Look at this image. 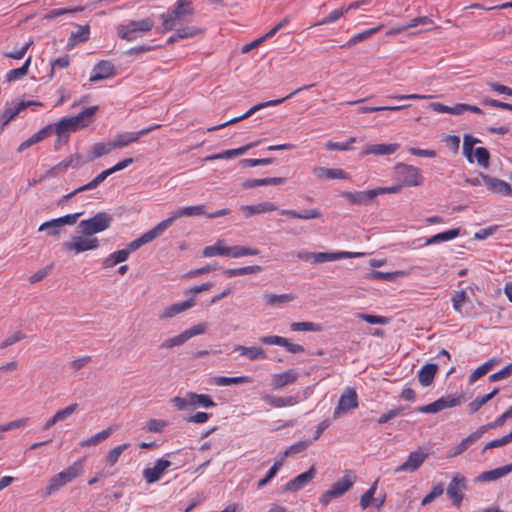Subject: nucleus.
<instances>
[{
  "label": "nucleus",
  "instance_id": "obj_49",
  "mask_svg": "<svg viewBox=\"0 0 512 512\" xmlns=\"http://www.w3.org/2000/svg\"><path fill=\"white\" fill-rule=\"evenodd\" d=\"M90 27L88 25L78 26L77 31L72 32L69 38V45L73 46L89 39Z\"/></svg>",
  "mask_w": 512,
  "mask_h": 512
},
{
  "label": "nucleus",
  "instance_id": "obj_13",
  "mask_svg": "<svg viewBox=\"0 0 512 512\" xmlns=\"http://www.w3.org/2000/svg\"><path fill=\"white\" fill-rule=\"evenodd\" d=\"M358 407V396L354 389L348 388L339 398L333 418L337 419L342 414Z\"/></svg>",
  "mask_w": 512,
  "mask_h": 512
},
{
  "label": "nucleus",
  "instance_id": "obj_24",
  "mask_svg": "<svg viewBox=\"0 0 512 512\" xmlns=\"http://www.w3.org/2000/svg\"><path fill=\"white\" fill-rule=\"evenodd\" d=\"M114 65L110 61L102 60L98 62L90 76L91 82H97L114 75Z\"/></svg>",
  "mask_w": 512,
  "mask_h": 512
},
{
  "label": "nucleus",
  "instance_id": "obj_42",
  "mask_svg": "<svg viewBox=\"0 0 512 512\" xmlns=\"http://www.w3.org/2000/svg\"><path fill=\"white\" fill-rule=\"evenodd\" d=\"M295 299V295L293 294H272V293H266L263 295V300L266 302L269 306H279L281 304L292 302Z\"/></svg>",
  "mask_w": 512,
  "mask_h": 512
},
{
  "label": "nucleus",
  "instance_id": "obj_61",
  "mask_svg": "<svg viewBox=\"0 0 512 512\" xmlns=\"http://www.w3.org/2000/svg\"><path fill=\"white\" fill-rule=\"evenodd\" d=\"M311 443H312L311 440H305V441H299V442L292 444L284 451V457H288L290 455L303 452L311 445Z\"/></svg>",
  "mask_w": 512,
  "mask_h": 512
},
{
  "label": "nucleus",
  "instance_id": "obj_15",
  "mask_svg": "<svg viewBox=\"0 0 512 512\" xmlns=\"http://www.w3.org/2000/svg\"><path fill=\"white\" fill-rule=\"evenodd\" d=\"M160 127V125L151 126L142 130H139L137 132H125L118 134L112 141V144L115 148H123L131 143L137 142L140 137L148 134L149 132L153 131L154 129Z\"/></svg>",
  "mask_w": 512,
  "mask_h": 512
},
{
  "label": "nucleus",
  "instance_id": "obj_25",
  "mask_svg": "<svg viewBox=\"0 0 512 512\" xmlns=\"http://www.w3.org/2000/svg\"><path fill=\"white\" fill-rule=\"evenodd\" d=\"M400 145L397 143L389 144H371L367 145L361 152L362 156L366 155H391L399 149Z\"/></svg>",
  "mask_w": 512,
  "mask_h": 512
},
{
  "label": "nucleus",
  "instance_id": "obj_53",
  "mask_svg": "<svg viewBox=\"0 0 512 512\" xmlns=\"http://www.w3.org/2000/svg\"><path fill=\"white\" fill-rule=\"evenodd\" d=\"M259 253V250L256 248L239 245L229 247V256L233 258H238L246 255H258Z\"/></svg>",
  "mask_w": 512,
  "mask_h": 512
},
{
  "label": "nucleus",
  "instance_id": "obj_30",
  "mask_svg": "<svg viewBox=\"0 0 512 512\" xmlns=\"http://www.w3.org/2000/svg\"><path fill=\"white\" fill-rule=\"evenodd\" d=\"M52 134V125H48L38 131L37 133L33 134L31 137H29L27 140L23 141L17 148L18 153H22L29 147H31L34 144L39 143L46 137L50 136Z\"/></svg>",
  "mask_w": 512,
  "mask_h": 512
},
{
  "label": "nucleus",
  "instance_id": "obj_31",
  "mask_svg": "<svg viewBox=\"0 0 512 512\" xmlns=\"http://www.w3.org/2000/svg\"><path fill=\"white\" fill-rule=\"evenodd\" d=\"M438 370V365L434 363L425 364L418 373V381L424 386H430L433 383L435 375Z\"/></svg>",
  "mask_w": 512,
  "mask_h": 512
},
{
  "label": "nucleus",
  "instance_id": "obj_58",
  "mask_svg": "<svg viewBox=\"0 0 512 512\" xmlns=\"http://www.w3.org/2000/svg\"><path fill=\"white\" fill-rule=\"evenodd\" d=\"M479 142L478 139L474 138L471 135H465L463 139V153L466 156L467 160L472 163L473 162V146Z\"/></svg>",
  "mask_w": 512,
  "mask_h": 512
},
{
  "label": "nucleus",
  "instance_id": "obj_14",
  "mask_svg": "<svg viewBox=\"0 0 512 512\" xmlns=\"http://www.w3.org/2000/svg\"><path fill=\"white\" fill-rule=\"evenodd\" d=\"M206 214L205 205H196V206H187L179 208L176 211H173L171 216L163 221H161L162 226L166 230L170 227L178 218L181 217H191V216H201Z\"/></svg>",
  "mask_w": 512,
  "mask_h": 512
},
{
  "label": "nucleus",
  "instance_id": "obj_48",
  "mask_svg": "<svg viewBox=\"0 0 512 512\" xmlns=\"http://www.w3.org/2000/svg\"><path fill=\"white\" fill-rule=\"evenodd\" d=\"M251 382L248 376L225 377L218 376L213 379V383L217 386L237 385Z\"/></svg>",
  "mask_w": 512,
  "mask_h": 512
},
{
  "label": "nucleus",
  "instance_id": "obj_7",
  "mask_svg": "<svg viewBox=\"0 0 512 512\" xmlns=\"http://www.w3.org/2000/svg\"><path fill=\"white\" fill-rule=\"evenodd\" d=\"M355 479L356 477L352 471H346L341 479L335 482L329 490L325 491L321 495L319 502L323 505H327L332 499L341 497L348 490H350L355 482Z\"/></svg>",
  "mask_w": 512,
  "mask_h": 512
},
{
  "label": "nucleus",
  "instance_id": "obj_34",
  "mask_svg": "<svg viewBox=\"0 0 512 512\" xmlns=\"http://www.w3.org/2000/svg\"><path fill=\"white\" fill-rule=\"evenodd\" d=\"M241 209L246 217H251L255 214L275 211L277 207L272 202L265 201L256 205H244Z\"/></svg>",
  "mask_w": 512,
  "mask_h": 512
},
{
  "label": "nucleus",
  "instance_id": "obj_11",
  "mask_svg": "<svg viewBox=\"0 0 512 512\" xmlns=\"http://www.w3.org/2000/svg\"><path fill=\"white\" fill-rule=\"evenodd\" d=\"M462 401H463L462 396L449 395L446 397H441L438 400H436L433 403H430L428 405L419 406V407H417L416 411H418L420 413H437L446 408H452V407L458 406L462 403Z\"/></svg>",
  "mask_w": 512,
  "mask_h": 512
},
{
  "label": "nucleus",
  "instance_id": "obj_3",
  "mask_svg": "<svg viewBox=\"0 0 512 512\" xmlns=\"http://www.w3.org/2000/svg\"><path fill=\"white\" fill-rule=\"evenodd\" d=\"M114 221L113 216L107 212H98L93 217L81 220L77 225L78 234L94 236L110 228Z\"/></svg>",
  "mask_w": 512,
  "mask_h": 512
},
{
  "label": "nucleus",
  "instance_id": "obj_36",
  "mask_svg": "<svg viewBox=\"0 0 512 512\" xmlns=\"http://www.w3.org/2000/svg\"><path fill=\"white\" fill-rule=\"evenodd\" d=\"M285 178L282 177H267L262 179H247L243 182L242 186L245 189H251L259 186L267 185H281L285 183Z\"/></svg>",
  "mask_w": 512,
  "mask_h": 512
},
{
  "label": "nucleus",
  "instance_id": "obj_4",
  "mask_svg": "<svg viewBox=\"0 0 512 512\" xmlns=\"http://www.w3.org/2000/svg\"><path fill=\"white\" fill-rule=\"evenodd\" d=\"M192 2L190 0H178L170 13H163L162 27L164 31L173 30L174 27L185 20L187 16L193 15Z\"/></svg>",
  "mask_w": 512,
  "mask_h": 512
},
{
  "label": "nucleus",
  "instance_id": "obj_51",
  "mask_svg": "<svg viewBox=\"0 0 512 512\" xmlns=\"http://www.w3.org/2000/svg\"><path fill=\"white\" fill-rule=\"evenodd\" d=\"M202 254L205 257H213L216 255L229 256V247L223 246L221 241H217L214 245L205 247Z\"/></svg>",
  "mask_w": 512,
  "mask_h": 512
},
{
  "label": "nucleus",
  "instance_id": "obj_29",
  "mask_svg": "<svg viewBox=\"0 0 512 512\" xmlns=\"http://www.w3.org/2000/svg\"><path fill=\"white\" fill-rule=\"evenodd\" d=\"M512 472V463L489 471L482 472L477 478L478 482L494 481Z\"/></svg>",
  "mask_w": 512,
  "mask_h": 512
},
{
  "label": "nucleus",
  "instance_id": "obj_19",
  "mask_svg": "<svg viewBox=\"0 0 512 512\" xmlns=\"http://www.w3.org/2000/svg\"><path fill=\"white\" fill-rule=\"evenodd\" d=\"M171 466V462L166 459H158L152 468L143 470V477L148 484L158 481L165 470Z\"/></svg>",
  "mask_w": 512,
  "mask_h": 512
},
{
  "label": "nucleus",
  "instance_id": "obj_33",
  "mask_svg": "<svg viewBox=\"0 0 512 512\" xmlns=\"http://www.w3.org/2000/svg\"><path fill=\"white\" fill-rule=\"evenodd\" d=\"M235 351H238L241 356H244L251 361L264 360L267 358L265 351L261 347H256V346L246 347V346H242V345H237L235 347Z\"/></svg>",
  "mask_w": 512,
  "mask_h": 512
},
{
  "label": "nucleus",
  "instance_id": "obj_38",
  "mask_svg": "<svg viewBox=\"0 0 512 512\" xmlns=\"http://www.w3.org/2000/svg\"><path fill=\"white\" fill-rule=\"evenodd\" d=\"M314 175L317 178H326V179H345L346 174L342 169L336 168H324V167H316L313 170Z\"/></svg>",
  "mask_w": 512,
  "mask_h": 512
},
{
  "label": "nucleus",
  "instance_id": "obj_32",
  "mask_svg": "<svg viewBox=\"0 0 512 512\" xmlns=\"http://www.w3.org/2000/svg\"><path fill=\"white\" fill-rule=\"evenodd\" d=\"M280 214L290 217V218H297V219H302V220L317 219L322 216V213L320 212V210H318L316 208L307 209V210H303V211L283 209V210H280Z\"/></svg>",
  "mask_w": 512,
  "mask_h": 512
},
{
  "label": "nucleus",
  "instance_id": "obj_40",
  "mask_svg": "<svg viewBox=\"0 0 512 512\" xmlns=\"http://www.w3.org/2000/svg\"><path fill=\"white\" fill-rule=\"evenodd\" d=\"M432 23H433L432 19L428 16L416 17L401 27L390 29L389 31H387V35H396V34H399L407 29L416 27L418 25H427V24H432Z\"/></svg>",
  "mask_w": 512,
  "mask_h": 512
},
{
  "label": "nucleus",
  "instance_id": "obj_28",
  "mask_svg": "<svg viewBox=\"0 0 512 512\" xmlns=\"http://www.w3.org/2000/svg\"><path fill=\"white\" fill-rule=\"evenodd\" d=\"M342 195L349 202L358 205H365L376 197L374 189L359 192H344Z\"/></svg>",
  "mask_w": 512,
  "mask_h": 512
},
{
  "label": "nucleus",
  "instance_id": "obj_6",
  "mask_svg": "<svg viewBox=\"0 0 512 512\" xmlns=\"http://www.w3.org/2000/svg\"><path fill=\"white\" fill-rule=\"evenodd\" d=\"M154 26L151 18H145L139 21H129L127 24H121L117 27L118 36L127 41H133L142 34L150 31Z\"/></svg>",
  "mask_w": 512,
  "mask_h": 512
},
{
  "label": "nucleus",
  "instance_id": "obj_50",
  "mask_svg": "<svg viewBox=\"0 0 512 512\" xmlns=\"http://www.w3.org/2000/svg\"><path fill=\"white\" fill-rule=\"evenodd\" d=\"M262 270L261 266L258 265H252V266H246L241 268H229L224 270V274L227 277H237L241 275H248V274H255Z\"/></svg>",
  "mask_w": 512,
  "mask_h": 512
},
{
  "label": "nucleus",
  "instance_id": "obj_26",
  "mask_svg": "<svg viewBox=\"0 0 512 512\" xmlns=\"http://www.w3.org/2000/svg\"><path fill=\"white\" fill-rule=\"evenodd\" d=\"M90 160H92V158L84 159L79 154H73V155H70L69 157L65 158L64 160H62L56 166H54L51 169V172L57 173V171L66 170L70 167L74 168V169L79 168V167L83 166L85 163L89 162Z\"/></svg>",
  "mask_w": 512,
  "mask_h": 512
},
{
  "label": "nucleus",
  "instance_id": "obj_17",
  "mask_svg": "<svg viewBox=\"0 0 512 512\" xmlns=\"http://www.w3.org/2000/svg\"><path fill=\"white\" fill-rule=\"evenodd\" d=\"M315 473V468L312 466L308 471L288 481L282 487V492H296L301 490L306 484H308L314 478Z\"/></svg>",
  "mask_w": 512,
  "mask_h": 512
},
{
  "label": "nucleus",
  "instance_id": "obj_45",
  "mask_svg": "<svg viewBox=\"0 0 512 512\" xmlns=\"http://www.w3.org/2000/svg\"><path fill=\"white\" fill-rule=\"evenodd\" d=\"M114 432V428L112 426L108 427L107 429L91 436L88 439H84L80 442L81 447H88V446H96L102 441L106 440L112 433Z\"/></svg>",
  "mask_w": 512,
  "mask_h": 512
},
{
  "label": "nucleus",
  "instance_id": "obj_20",
  "mask_svg": "<svg viewBox=\"0 0 512 512\" xmlns=\"http://www.w3.org/2000/svg\"><path fill=\"white\" fill-rule=\"evenodd\" d=\"M360 255L353 252H312V263L320 264L325 262L337 261L345 258H353Z\"/></svg>",
  "mask_w": 512,
  "mask_h": 512
},
{
  "label": "nucleus",
  "instance_id": "obj_1",
  "mask_svg": "<svg viewBox=\"0 0 512 512\" xmlns=\"http://www.w3.org/2000/svg\"><path fill=\"white\" fill-rule=\"evenodd\" d=\"M98 110V106L87 107L79 114L73 117L62 118L58 122L51 124L52 133H56L60 139L68 137L69 133L75 132L81 128L87 127Z\"/></svg>",
  "mask_w": 512,
  "mask_h": 512
},
{
  "label": "nucleus",
  "instance_id": "obj_16",
  "mask_svg": "<svg viewBox=\"0 0 512 512\" xmlns=\"http://www.w3.org/2000/svg\"><path fill=\"white\" fill-rule=\"evenodd\" d=\"M164 232L165 229L160 222L154 228L142 234L139 238L131 241L127 245L126 250H128V253L130 254L131 252L139 249L144 244H147L156 239L157 237L161 236Z\"/></svg>",
  "mask_w": 512,
  "mask_h": 512
},
{
  "label": "nucleus",
  "instance_id": "obj_37",
  "mask_svg": "<svg viewBox=\"0 0 512 512\" xmlns=\"http://www.w3.org/2000/svg\"><path fill=\"white\" fill-rule=\"evenodd\" d=\"M129 255L130 254L128 253V250H126V248L118 250V251H115V252L109 254L102 261V266H103V268H106V269L107 268H112L115 265L126 261L128 259V257H129Z\"/></svg>",
  "mask_w": 512,
  "mask_h": 512
},
{
  "label": "nucleus",
  "instance_id": "obj_21",
  "mask_svg": "<svg viewBox=\"0 0 512 512\" xmlns=\"http://www.w3.org/2000/svg\"><path fill=\"white\" fill-rule=\"evenodd\" d=\"M82 214L83 212L67 214L62 217L46 221L39 226L38 231H45L48 228H60L64 225H74Z\"/></svg>",
  "mask_w": 512,
  "mask_h": 512
},
{
  "label": "nucleus",
  "instance_id": "obj_44",
  "mask_svg": "<svg viewBox=\"0 0 512 512\" xmlns=\"http://www.w3.org/2000/svg\"><path fill=\"white\" fill-rule=\"evenodd\" d=\"M31 59L32 57L29 56L21 67L11 69L10 71H8V73L5 76V81L13 82L26 76L28 74V70L31 64Z\"/></svg>",
  "mask_w": 512,
  "mask_h": 512
},
{
  "label": "nucleus",
  "instance_id": "obj_60",
  "mask_svg": "<svg viewBox=\"0 0 512 512\" xmlns=\"http://www.w3.org/2000/svg\"><path fill=\"white\" fill-rule=\"evenodd\" d=\"M492 367H493L492 360L485 362L484 364L479 366L476 370H474L473 373H471V375L469 376V382L470 383L476 382L479 378H481L486 373H488L492 369Z\"/></svg>",
  "mask_w": 512,
  "mask_h": 512
},
{
  "label": "nucleus",
  "instance_id": "obj_54",
  "mask_svg": "<svg viewBox=\"0 0 512 512\" xmlns=\"http://www.w3.org/2000/svg\"><path fill=\"white\" fill-rule=\"evenodd\" d=\"M292 331H311L320 332L322 330L321 325L313 322H293L290 325Z\"/></svg>",
  "mask_w": 512,
  "mask_h": 512
},
{
  "label": "nucleus",
  "instance_id": "obj_22",
  "mask_svg": "<svg viewBox=\"0 0 512 512\" xmlns=\"http://www.w3.org/2000/svg\"><path fill=\"white\" fill-rule=\"evenodd\" d=\"M193 306H195V299L193 297H191L183 302L174 303L170 306H167L162 311V313L159 315V318L161 320L170 319V318L192 308Z\"/></svg>",
  "mask_w": 512,
  "mask_h": 512
},
{
  "label": "nucleus",
  "instance_id": "obj_56",
  "mask_svg": "<svg viewBox=\"0 0 512 512\" xmlns=\"http://www.w3.org/2000/svg\"><path fill=\"white\" fill-rule=\"evenodd\" d=\"M110 175H111V173H110L109 169L104 170L100 174H98L93 180H91L89 183L78 187V191L92 190V189L96 188L98 185H100Z\"/></svg>",
  "mask_w": 512,
  "mask_h": 512
},
{
  "label": "nucleus",
  "instance_id": "obj_47",
  "mask_svg": "<svg viewBox=\"0 0 512 512\" xmlns=\"http://www.w3.org/2000/svg\"><path fill=\"white\" fill-rule=\"evenodd\" d=\"M498 392H499V389L498 388H494L492 392H490V393H488L486 395L477 396L472 402H470L468 404L469 413L473 414V413L477 412L483 405H485L496 394H498Z\"/></svg>",
  "mask_w": 512,
  "mask_h": 512
},
{
  "label": "nucleus",
  "instance_id": "obj_27",
  "mask_svg": "<svg viewBox=\"0 0 512 512\" xmlns=\"http://www.w3.org/2000/svg\"><path fill=\"white\" fill-rule=\"evenodd\" d=\"M258 141L256 142H251L249 144H246L242 147H239V148H236V149H230V150H226V151H223L221 153H218V154H214V155H211V156H207L205 158L206 161H210V160H216V159H230V158H234V157H237V156H240V155H243L244 153H246L249 149L255 147L258 145Z\"/></svg>",
  "mask_w": 512,
  "mask_h": 512
},
{
  "label": "nucleus",
  "instance_id": "obj_35",
  "mask_svg": "<svg viewBox=\"0 0 512 512\" xmlns=\"http://www.w3.org/2000/svg\"><path fill=\"white\" fill-rule=\"evenodd\" d=\"M262 399L274 408H281L285 406H291L298 403L297 396L278 397L270 394H266Z\"/></svg>",
  "mask_w": 512,
  "mask_h": 512
},
{
  "label": "nucleus",
  "instance_id": "obj_23",
  "mask_svg": "<svg viewBox=\"0 0 512 512\" xmlns=\"http://www.w3.org/2000/svg\"><path fill=\"white\" fill-rule=\"evenodd\" d=\"M298 376V373L294 369H289L282 373L272 375L271 385L274 389H282L287 385L295 383Z\"/></svg>",
  "mask_w": 512,
  "mask_h": 512
},
{
  "label": "nucleus",
  "instance_id": "obj_18",
  "mask_svg": "<svg viewBox=\"0 0 512 512\" xmlns=\"http://www.w3.org/2000/svg\"><path fill=\"white\" fill-rule=\"evenodd\" d=\"M482 179L483 183L491 192L502 196L512 195V187L506 181L491 177L489 175H482Z\"/></svg>",
  "mask_w": 512,
  "mask_h": 512
},
{
  "label": "nucleus",
  "instance_id": "obj_63",
  "mask_svg": "<svg viewBox=\"0 0 512 512\" xmlns=\"http://www.w3.org/2000/svg\"><path fill=\"white\" fill-rule=\"evenodd\" d=\"M512 442V431L510 433H508L507 435L499 438V439H495V440H492L490 442H488L483 450H482V453H485L486 450L488 449H492V448H497V447H502L508 443Z\"/></svg>",
  "mask_w": 512,
  "mask_h": 512
},
{
  "label": "nucleus",
  "instance_id": "obj_10",
  "mask_svg": "<svg viewBox=\"0 0 512 512\" xmlns=\"http://www.w3.org/2000/svg\"><path fill=\"white\" fill-rule=\"evenodd\" d=\"M468 489L467 479L464 475L456 473L447 487V496L455 507H460L464 499V493Z\"/></svg>",
  "mask_w": 512,
  "mask_h": 512
},
{
  "label": "nucleus",
  "instance_id": "obj_55",
  "mask_svg": "<svg viewBox=\"0 0 512 512\" xmlns=\"http://www.w3.org/2000/svg\"><path fill=\"white\" fill-rule=\"evenodd\" d=\"M130 446L129 443H124V444H121V445H118L114 448H112L107 456H106V459H107V463L110 465V466H113L117 463L120 455Z\"/></svg>",
  "mask_w": 512,
  "mask_h": 512
},
{
  "label": "nucleus",
  "instance_id": "obj_57",
  "mask_svg": "<svg viewBox=\"0 0 512 512\" xmlns=\"http://www.w3.org/2000/svg\"><path fill=\"white\" fill-rule=\"evenodd\" d=\"M186 341H188L187 338H186V334H184V332H182L179 335H176L174 337H171V338H168V339L164 340L160 344V348H162V349H171L173 347L183 345Z\"/></svg>",
  "mask_w": 512,
  "mask_h": 512
},
{
  "label": "nucleus",
  "instance_id": "obj_9",
  "mask_svg": "<svg viewBox=\"0 0 512 512\" xmlns=\"http://www.w3.org/2000/svg\"><path fill=\"white\" fill-rule=\"evenodd\" d=\"M99 246L100 241L97 237L86 236L84 234L72 236L70 241L63 243V248L66 251L74 252L75 254L95 250L98 249Z\"/></svg>",
  "mask_w": 512,
  "mask_h": 512
},
{
  "label": "nucleus",
  "instance_id": "obj_64",
  "mask_svg": "<svg viewBox=\"0 0 512 512\" xmlns=\"http://www.w3.org/2000/svg\"><path fill=\"white\" fill-rule=\"evenodd\" d=\"M474 156L478 162V164L484 168H488L490 154L488 150L484 147H478L475 149Z\"/></svg>",
  "mask_w": 512,
  "mask_h": 512
},
{
  "label": "nucleus",
  "instance_id": "obj_59",
  "mask_svg": "<svg viewBox=\"0 0 512 512\" xmlns=\"http://www.w3.org/2000/svg\"><path fill=\"white\" fill-rule=\"evenodd\" d=\"M282 465H283V460L276 461L272 465V467L269 469L266 476L264 478H262L261 480H259V482L257 483V488L261 489L264 486H266L271 481V479L275 477V475L277 474L278 470L280 469V467Z\"/></svg>",
  "mask_w": 512,
  "mask_h": 512
},
{
  "label": "nucleus",
  "instance_id": "obj_62",
  "mask_svg": "<svg viewBox=\"0 0 512 512\" xmlns=\"http://www.w3.org/2000/svg\"><path fill=\"white\" fill-rule=\"evenodd\" d=\"M444 492V486L442 483L435 485L432 490L422 499L421 504L423 506L430 504L437 497L441 496Z\"/></svg>",
  "mask_w": 512,
  "mask_h": 512
},
{
  "label": "nucleus",
  "instance_id": "obj_12",
  "mask_svg": "<svg viewBox=\"0 0 512 512\" xmlns=\"http://www.w3.org/2000/svg\"><path fill=\"white\" fill-rule=\"evenodd\" d=\"M428 456L429 453L425 449L418 448L417 450L412 451L408 455L406 461L403 462L400 466H398L395 469V472H414L421 467V465L425 462Z\"/></svg>",
  "mask_w": 512,
  "mask_h": 512
},
{
  "label": "nucleus",
  "instance_id": "obj_43",
  "mask_svg": "<svg viewBox=\"0 0 512 512\" xmlns=\"http://www.w3.org/2000/svg\"><path fill=\"white\" fill-rule=\"evenodd\" d=\"M460 235V229H451L441 233H438L430 238H427L425 241V245L437 244L444 241H450Z\"/></svg>",
  "mask_w": 512,
  "mask_h": 512
},
{
  "label": "nucleus",
  "instance_id": "obj_8",
  "mask_svg": "<svg viewBox=\"0 0 512 512\" xmlns=\"http://www.w3.org/2000/svg\"><path fill=\"white\" fill-rule=\"evenodd\" d=\"M395 175L403 187L419 186L423 182L420 169L412 165L398 163L395 166Z\"/></svg>",
  "mask_w": 512,
  "mask_h": 512
},
{
  "label": "nucleus",
  "instance_id": "obj_46",
  "mask_svg": "<svg viewBox=\"0 0 512 512\" xmlns=\"http://www.w3.org/2000/svg\"><path fill=\"white\" fill-rule=\"evenodd\" d=\"M190 404L191 407H203L210 408L216 406V403L213 399L207 394H197L194 392H190Z\"/></svg>",
  "mask_w": 512,
  "mask_h": 512
},
{
  "label": "nucleus",
  "instance_id": "obj_2",
  "mask_svg": "<svg viewBox=\"0 0 512 512\" xmlns=\"http://www.w3.org/2000/svg\"><path fill=\"white\" fill-rule=\"evenodd\" d=\"M83 461L77 460L65 470L54 475L45 488L42 497L47 498L83 473Z\"/></svg>",
  "mask_w": 512,
  "mask_h": 512
},
{
  "label": "nucleus",
  "instance_id": "obj_39",
  "mask_svg": "<svg viewBox=\"0 0 512 512\" xmlns=\"http://www.w3.org/2000/svg\"><path fill=\"white\" fill-rule=\"evenodd\" d=\"M31 105H42L41 103L37 102H19L15 107L13 108H5L3 111H0V114L3 115V118L5 119V122L8 124L11 120H13L22 110L27 108Z\"/></svg>",
  "mask_w": 512,
  "mask_h": 512
},
{
  "label": "nucleus",
  "instance_id": "obj_41",
  "mask_svg": "<svg viewBox=\"0 0 512 512\" xmlns=\"http://www.w3.org/2000/svg\"><path fill=\"white\" fill-rule=\"evenodd\" d=\"M404 271L382 272L372 270L366 274L365 278L368 280H382V281H395L398 276H404Z\"/></svg>",
  "mask_w": 512,
  "mask_h": 512
},
{
  "label": "nucleus",
  "instance_id": "obj_5",
  "mask_svg": "<svg viewBox=\"0 0 512 512\" xmlns=\"http://www.w3.org/2000/svg\"><path fill=\"white\" fill-rule=\"evenodd\" d=\"M314 84H310V85H304L298 89H296L295 91L291 92L290 94H288L287 96L283 97V98H280V99H275V100H270V101H267V102H261V103H258L256 105H254L253 107H251L248 111H246L244 114L240 115V116H237L235 118H232L222 124H219L217 126H214L212 128H209L208 131H214V130H219V129H222L230 124H234V123H237L241 120H244L248 117H250L251 115H253L255 112L263 109V108H266V107H270V106H276V105H279L281 103H283L285 100L291 98L292 96H294L295 94H297L298 92L300 91H303V90H308L310 89L311 87H313Z\"/></svg>",
  "mask_w": 512,
  "mask_h": 512
},
{
  "label": "nucleus",
  "instance_id": "obj_52",
  "mask_svg": "<svg viewBox=\"0 0 512 512\" xmlns=\"http://www.w3.org/2000/svg\"><path fill=\"white\" fill-rule=\"evenodd\" d=\"M429 108L437 113H449L454 115H460L462 114L461 108L463 107V104H456L453 107L446 106L442 103H431L429 104Z\"/></svg>",
  "mask_w": 512,
  "mask_h": 512
}]
</instances>
